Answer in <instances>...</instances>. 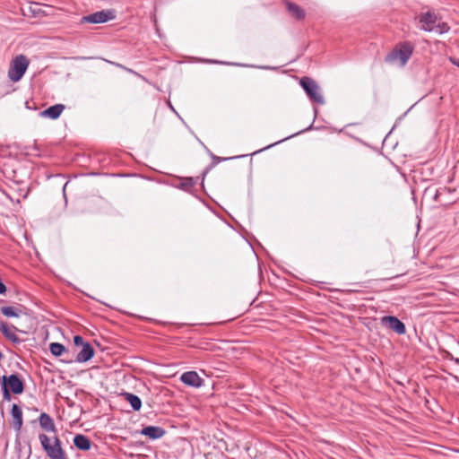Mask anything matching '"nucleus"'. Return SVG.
<instances>
[{"label":"nucleus","mask_w":459,"mask_h":459,"mask_svg":"<svg viewBox=\"0 0 459 459\" xmlns=\"http://www.w3.org/2000/svg\"><path fill=\"white\" fill-rule=\"evenodd\" d=\"M74 444L78 449L82 451H88L91 446L90 438L82 434L75 435L74 437Z\"/></svg>","instance_id":"ddd939ff"},{"label":"nucleus","mask_w":459,"mask_h":459,"mask_svg":"<svg viewBox=\"0 0 459 459\" xmlns=\"http://www.w3.org/2000/svg\"><path fill=\"white\" fill-rule=\"evenodd\" d=\"M140 433L151 439H158L165 435V430L158 426H147L142 429Z\"/></svg>","instance_id":"9d476101"},{"label":"nucleus","mask_w":459,"mask_h":459,"mask_svg":"<svg viewBox=\"0 0 459 459\" xmlns=\"http://www.w3.org/2000/svg\"><path fill=\"white\" fill-rule=\"evenodd\" d=\"M0 330L2 333L10 341L13 342H19L18 336L14 333L13 330L6 323H0Z\"/></svg>","instance_id":"2eb2a0df"},{"label":"nucleus","mask_w":459,"mask_h":459,"mask_svg":"<svg viewBox=\"0 0 459 459\" xmlns=\"http://www.w3.org/2000/svg\"><path fill=\"white\" fill-rule=\"evenodd\" d=\"M413 52V47L411 44L405 42L399 48H394L385 58L388 63H394L399 61L401 66H404Z\"/></svg>","instance_id":"f257e3e1"},{"label":"nucleus","mask_w":459,"mask_h":459,"mask_svg":"<svg viewBox=\"0 0 459 459\" xmlns=\"http://www.w3.org/2000/svg\"><path fill=\"white\" fill-rule=\"evenodd\" d=\"M94 354V350L91 346L90 343L86 342L82 345V350L78 352L76 356V361L78 362H86L90 360Z\"/></svg>","instance_id":"f8f14e48"},{"label":"nucleus","mask_w":459,"mask_h":459,"mask_svg":"<svg viewBox=\"0 0 459 459\" xmlns=\"http://www.w3.org/2000/svg\"><path fill=\"white\" fill-rule=\"evenodd\" d=\"M65 186H66V184H65ZM63 191H64V192L65 191V186H64Z\"/></svg>","instance_id":"c85d7f7f"},{"label":"nucleus","mask_w":459,"mask_h":459,"mask_svg":"<svg viewBox=\"0 0 459 459\" xmlns=\"http://www.w3.org/2000/svg\"><path fill=\"white\" fill-rule=\"evenodd\" d=\"M437 30H438V32H439L440 34L445 33V32H447V31H448V30H449V27L447 26V24H446V23H441V24H438V25L437 26Z\"/></svg>","instance_id":"4be33fe9"},{"label":"nucleus","mask_w":459,"mask_h":459,"mask_svg":"<svg viewBox=\"0 0 459 459\" xmlns=\"http://www.w3.org/2000/svg\"><path fill=\"white\" fill-rule=\"evenodd\" d=\"M3 385L4 395L5 399L10 398V394L7 385L11 389V391L15 394H19L23 392V384L17 375L13 374L10 375L8 377H3Z\"/></svg>","instance_id":"20e7f679"},{"label":"nucleus","mask_w":459,"mask_h":459,"mask_svg":"<svg viewBox=\"0 0 459 459\" xmlns=\"http://www.w3.org/2000/svg\"><path fill=\"white\" fill-rule=\"evenodd\" d=\"M437 17L433 12H427L419 15V22L422 24L420 29L426 31H432Z\"/></svg>","instance_id":"6e6552de"},{"label":"nucleus","mask_w":459,"mask_h":459,"mask_svg":"<svg viewBox=\"0 0 459 459\" xmlns=\"http://www.w3.org/2000/svg\"><path fill=\"white\" fill-rule=\"evenodd\" d=\"M40 443L51 459H57V437L54 440L46 436L45 434L39 435Z\"/></svg>","instance_id":"0eeeda50"},{"label":"nucleus","mask_w":459,"mask_h":459,"mask_svg":"<svg viewBox=\"0 0 459 459\" xmlns=\"http://www.w3.org/2000/svg\"><path fill=\"white\" fill-rule=\"evenodd\" d=\"M40 426L48 431H55V423L53 420L47 414L42 413L39 417Z\"/></svg>","instance_id":"dca6fc26"},{"label":"nucleus","mask_w":459,"mask_h":459,"mask_svg":"<svg viewBox=\"0 0 459 459\" xmlns=\"http://www.w3.org/2000/svg\"><path fill=\"white\" fill-rule=\"evenodd\" d=\"M41 117H50L52 119L57 118V104L51 106L50 108L41 111L39 113Z\"/></svg>","instance_id":"a211bd4d"},{"label":"nucleus","mask_w":459,"mask_h":459,"mask_svg":"<svg viewBox=\"0 0 459 459\" xmlns=\"http://www.w3.org/2000/svg\"><path fill=\"white\" fill-rule=\"evenodd\" d=\"M65 106L63 104L59 103V116L61 115L62 111L64 110Z\"/></svg>","instance_id":"bb28decb"},{"label":"nucleus","mask_w":459,"mask_h":459,"mask_svg":"<svg viewBox=\"0 0 459 459\" xmlns=\"http://www.w3.org/2000/svg\"><path fill=\"white\" fill-rule=\"evenodd\" d=\"M57 351H58V348H57V342H52L50 344V351L51 353L54 355V356H57Z\"/></svg>","instance_id":"b1692460"},{"label":"nucleus","mask_w":459,"mask_h":459,"mask_svg":"<svg viewBox=\"0 0 459 459\" xmlns=\"http://www.w3.org/2000/svg\"><path fill=\"white\" fill-rule=\"evenodd\" d=\"M12 415L13 418V428L16 430H20L22 425V411L20 406L13 404Z\"/></svg>","instance_id":"4468645a"},{"label":"nucleus","mask_w":459,"mask_h":459,"mask_svg":"<svg viewBox=\"0 0 459 459\" xmlns=\"http://www.w3.org/2000/svg\"><path fill=\"white\" fill-rule=\"evenodd\" d=\"M180 380L186 385L200 387L204 384V379L199 377L195 371H186L180 377Z\"/></svg>","instance_id":"1a4fd4ad"},{"label":"nucleus","mask_w":459,"mask_h":459,"mask_svg":"<svg viewBox=\"0 0 459 459\" xmlns=\"http://www.w3.org/2000/svg\"><path fill=\"white\" fill-rule=\"evenodd\" d=\"M29 65L26 56L20 55L13 59L11 62L8 76L12 82H18L23 76Z\"/></svg>","instance_id":"f03ea898"},{"label":"nucleus","mask_w":459,"mask_h":459,"mask_svg":"<svg viewBox=\"0 0 459 459\" xmlns=\"http://www.w3.org/2000/svg\"><path fill=\"white\" fill-rule=\"evenodd\" d=\"M196 184V179L193 178H185L181 181V188L190 190Z\"/></svg>","instance_id":"6ab92c4d"},{"label":"nucleus","mask_w":459,"mask_h":459,"mask_svg":"<svg viewBox=\"0 0 459 459\" xmlns=\"http://www.w3.org/2000/svg\"><path fill=\"white\" fill-rule=\"evenodd\" d=\"M74 343H75V345H77V346H79V345H82V346L83 344H85V343H86V342H83L82 337V336H80V335H75V336L74 337Z\"/></svg>","instance_id":"5701e85b"},{"label":"nucleus","mask_w":459,"mask_h":459,"mask_svg":"<svg viewBox=\"0 0 459 459\" xmlns=\"http://www.w3.org/2000/svg\"><path fill=\"white\" fill-rule=\"evenodd\" d=\"M30 11L35 16L40 15L41 13H45L46 12L42 10L41 6L39 4H34L30 6Z\"/></svg>","instance_id":"412c9836"},{"label":"nucleus","mask_w":459,"mask_h":459,"mask_svg":"<svg viewBox=\"0 0 459 459\" xmlns=\"http://www.w3.org/2000/svg\"><path fill=\"white\" fill-rule=\"evenodd\" d=\"M59 459H66V455L60 446H59Z\"/></svg>","instance_id":"a878e982"},{"label":"nucleus","mask_w":459,"mask_h":459,"mask_svg":"<svg viewBox=\"0 0 459 459\" xmlns=\"http://www.w3.org/2000/svg\"><path fill=\"white\" fill-rule=\"evenodd\" d=\"M286 8L290 14L295 18L296 20H303L306 16V12L299 5L296 4L293 2L287 1L285 3Z\"/></svg>","instance_id":"9b49d317"},{"label":"nucleus","mask_w":459,"mask_h":459,"mask_svg":"<svg viewBox=\"0 0 459 459\" xmlns=\"http://www.w3.org/2000/svg\"><path fill=\"white\" fill-rule=\"evenodd\" d=\"M115 18V11L102 10L89 15L83 16L81 19L82 23H104Z\"/></svg>","instance_id":"39448f33"},{"label":"nucleus","mask_w":459,"mask_h":459,"mask_svg":"<svg viewBox=\"0 0 459 459\" xmlns=\"http://www.w3.org/2000/svg\"><path fill=\"white\" fill-rule=\"evenodd\" d=\"M65 351V347L63 344L59 343V357L63 356Z\"/></svg>","instance_id":"393cba45"},{"label":"nucleus","mask_w":459,"mask_h":459,"mask_svg":"<svg viewBox=\"0 0 459 459\" xmlns=\"http://www.w3.org/2000/svg\"><path fill=\"white\" fill-rule=\"evenodd\" d=\"M451 61H452L454 64H455V65H459L458 62H455V61H454L453 59H451Z\"/></svg>","instance_id":"cd10ccee"},{"label":"nucleus","mask_w":459,"mask_h":459,"mask_svg":"<svg viewBox=\"0 0 459 459\" xmlns=\"http://www.w3.org/2000/svg\"><path fill=\"white\" fill-rule=\"evenodd\" d=\"M382 325L393 330L398 334H404L406 332L405 325L394 316H385L381 318Z\"/></svg>","instance_id":"423d86ee"},{"label":"nucleus","mask_w":459,"mask_h":459,"mask_svg":"<svg viewBox=\"0 0 459 459\" xmlns=\"http://www.w3.org/2000/svg\"><path fill=\"white\" fill-rule=\"evenodd\" d=\"M299 83L310 100L320 105L325 103V100L321 94L320 88L313 79L309 77H303L301 78Z\"/></svg>","instance_id":"7ed1b4c3"},{"label":"nucleus","mask_w":459,"mask_h":459,"mask_svg":"<svg viewBox=\"0 0 459 459\" xmlns=\"http://www.w3.org/2000/svg\"><path fill=\"white\" fill-rule=\"evenodd\" d=\"M1 312L4 316L8 317L18 316L16 309L13 307H1Z\"/></svg>","instance_id":"aec40b11"},{"label":"nucleus","mask_w":459,"mask_h":459,"mask_svg":"<svg viewBox=\"0 0 459 459\" xmlns=\"http://www.w3.org/2000/svg\"><path fill=\"white\" fill-rule=\"evenodd\" d=\"M125 396L126 400L130 403V405L134 411H139L141 409L142 401L137 395L130 393H126Z\"/></svg>","instance_id":"f3484780"}]
</instances>
